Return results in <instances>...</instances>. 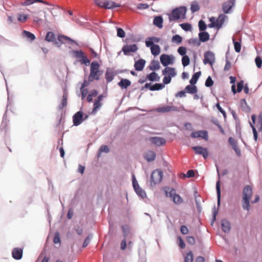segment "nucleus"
Instances as JSON below:
<instances>
[{
	"instance_id": "30",
	"label": "nucleus",
	"mask_w": 262,
	"mask_h": 262,
	"mask_svg": "<svg viewBox=\"0 0 262 262\" xmlns=\"http://www.w3.org/2000/svg\"><path fill=\"white\" fill-rule=\"evenodd\" d=\"M58 40H59V41L62 43H64L65 41H69L70 43H73L75 42V41L74 40L63 35H58Z\"/></svg>"
},
{
	"instance_id": "12",
	"label": "nucleus",
	"mask_w": 262,
	"mask_h": 262,
	"mask_svg": "<svg viewBox=\"0 0 262 262\" xmlns=\"http://www.w3.org/2000/svg\"><path fill=\"white\" fill-rule=\"evenodd\" d=\"M178 108L175 106L165 105L157 108V111L160 113H167L169 112H177Z\"/></svg>"
},
{
	"instance_id": "4",
	"label": "nucleus",
	"mask_w": 262,
	"mask_h": 262,
	"mask_svg": "<svg viewBox=\"0 0 262 262\" xmlns=\"http://www.w3.org/2000/svg\"><path fill=\"white\" fill-rule=\"evenodd\" d=\"M133 41V39L131 38L126 39V43L123 46L122 49L125 55H129L130 53H135L138 50L139 48L136 44H131Z\"/></svg>"
},
{
	"instance_id": "52",
	"label": "nucleus",
	"mask_w": 262,
	"mask_h": 262,
	"mask_svg": "<svg viewBox=\"0 0 262 262\" xmlns=\"http://www.w3.org/2000/svg\"><path fill=\"white\" fill-rule=\"evenodd\" d=\"M213 84V81L212 80L211 77L209 76L205 82V86L207 87H210L212 86Z\"/></svg>"
},
{
	"instance_id": "40",
	"label": "nucleus",
	"mask_w": 262,
	"mask_h": 262,
	"mask_svg": "<svg viewBox=\"0 0 262 262\" xmlns=\"http://www.w3.org/2000/svg\"><path fill=\"white\" fill-rule=\"evenodd\" d=\"M216 189L217 194V204L220 205L221 200V188H220V182L218 181L216 184Z\"/></svg>"
},
{
	"instance_id": "2",
	"label": "nucleus",
	"mask_w": 262,
	"mask_h": 262,
	"mask_svg": "<svg viewBox=\"0 0 262 262\" xmlns=\"http://www.w3.org/2000/svg\"><path fill=\"white\" fill-rule=\"evenodd\" d=\"M252 189L249 185L246 186L243 191L242 206L244 209L249 211L250 208V200L252 195Z\"/></svg>"
},
{
	"instance_id": "54",
	"label": "nucleus",
	"mask_w": 262,
	"mask_h": 262,
	"mask_svg": "<svg viewBox=\"0 0 262 262\" xmlns=\"http://www.w3.org/2000/svg\"><path fill=\"white\" fill-rule=\"evenodd\" d=\"M102 105V103L100 101L96 100L94 104V108L93 111H97Z\"/></svg>"
},
{
	"instance_id": "14",
	"label": "nucleus",
	"mask_w": 262,
	"mask_h": 262,
	"mask_svg": "<svg viewBox=\"0 0 262 262\" xmlns=\"http://www.w3.org/2000/svg\"><path fill=\"white\" fill-rule=\"evenodd\" d=\"M190 136L193 138L201 137L203 139H207L208 133L205 130L195 131L191 134Z\"/></svg>"
},
{
	"instance_id": "64",
	"label": "nucleus",
	"mask_w": 262,
	"mask_h": 262,
	"mask_svg": "<svg viewBox=\"0 0 262 262\" xmlns=\"http://www.w3.org/2000/svg\"><path fill=\"white\" fill-rule=\"evenodd\" d=\"M164 76H165L163 79L164 84H167L171 82L172 77H170V76H167L166 75H164Z\"/></svg>"
},
{
	"instance_id": "58",
	"label": "nucleus",
	"mask_w": 262,
	"mask_h": 262,
	"mask_svg": "<svg viewBox=\"0 0 262 262\" xmlns=\"http://www.w3.org/2000/svg\"><path fill=\"white\" fill-rule=\"evenodd\" d=\"M28 18V16L27 15H25L24 14H19L18 15V20L22 23H24L26 21L27 19Z\"/></svg>"
},
{
	"instance_id": "11",
	"label": "nucleus",
	"mask_w": 262,
	"mask_h": 262,
	"mask_svg": "<svg viewBox=\"0 0 262 262\" xmlns=\"http://www.w3.org/2000/svg\"><path fill=\"white\" fill-rule=\"evenodd\" d=\"M228 143L232 146L237 155L240 156L241 154V150L237 146V141L234 138L230 137L228 139Z\"/></svg>"
},
{
	"instance_id": "15",
	"label": "nucleus",
	"mask_w": 262,
	"mask_h": 262,
	"mask_svg": "<svg viewBox=\"0 0 262 262\" xmlns=\"http://www.w3.org/2000/svg\"><path fill=\"white\" fill-rule=\"evenodd\" d=\"M149 140L152 144L157 146H161L166 143V140L164 138L158 137H151Z\"/></svg>"
},
{
	"instance_id": "3",
	"label": "nucleus",
	"mask_w": 262,
	"mask_h": 262,
	"mask_svg": "<svg viewBox=\"0 0 262 262\" xmlns=\"http://www.w3.org/2000/svg\"><path fill=\"white\" fill-rule=\"evenodd\" d=\"M100 65L97 61H93L91 64L89 79L90 81L99 80L102 72L99 70Z\"/></svg>"
},
{
	"instance_id": "46",
	"label": "nucleus",
	"mask_w": 262,
	"mask_h": 262,
	"mask_svg": "<svg viewBox=\"0 0 262 262\" xmlns=\"http://www.w3.org/2000/svg\"><path fill=\"white\" fill-rule=\"evenodd\" d=\"M256 126L259 130H262V115H259L258 117V120L255 123Z\"/></svg>"
},
{
	"instance_id": "59",
	"label": "nucleus",
	"mask_w": 262,
	"mask_h": 262,
	"mask_svg": "<svg viewBox=\"0 0 262 262\" xmlns=\"http://www.w3.org/2000/svg\"><path fill=\"white\" fill-rule=\"evenodd\" d=\"M110 151V149L108 147L107 145H102L100 149H99V152H106L108 153Z\"/></svg>"
},
{
	"instance_id": "33",
	"label": "nucleus",
	"mask_w": 262,
	"mask_h": 262,
	"mask_svg": "<svg viewBox=\"0 0 262 262\" xmlns=\"http://www.w3.org/2000/svg\"><path fill=\"white\" fill-rule=\"evenodd\" d=\"M22 35L23 37L27 38L28 40H30L31 41L35 39V35L28 31H24L22 33Z\"/></svg>"
},
{
	"instance_id": "61",
	"label": "nucleus",
	"mask_w": 262,
	"mask_h": 262,
	"mask_svg": "<svg viewBox=\"0 0 262 262\" xmlns=\"http://www.w3.org/2000/svg\"><path fill=\"white\" fill-rule=\"evenodd\" d=\"M95 4L100 7L103 8L105 0H94Z\"/></svg>"
},
{
	"instance_id": "6",
	"label": "nucleus",
	"mask_w": 262,
	"mask_h": 262,
	"mask_svg": "<svg viewBox=\"0 0 262 262\" xmlns=\"http://www.w3.org/2000/svg\"><path fill=\"white\" fill-rule=\"evenodd\" d=\"M162 179L163 172L162 170L157 169L152 172L151 180L154 184L160 183Z\"/></svg>"
},
{
	"instance_id": "41",
	"label": "nucleus",
	"mask_w": 262,
	"mask_h": 262,
	"mask_svg": "<svg viewBox=\"0 0 262 262\" xmlns=\"http://www.w3.org/2000/svg\"><path fill=\"white\" fill-rule=\"evenodd\" d=\"M151 70H157L160 69V64L158 61L153 60L149 68Z\"/></svg>"
},
{
	"instance_id": "60",
	"label": "nucleus",
	"mask_w": 262,
	"mask_h": 262,
	"mask_svg": "<svg viewBox=\"0 0 262 262\" xmlns=\"http://www.w3.org/2000/svg\"><path fill=\"white\" fill-rule=\"evenodd\" d=\"M186 241L189 244L191 245H193L195 244V239L193 236H187L186 237Z\"/></svg>"
},
{
	"instance_id": "62",
	"label": "nucleus",
	"mask_w": 262,
	"mask_h": 262,
	"mask_svg": "<svg viewBox=\"0 0 262 262\" xmlns=\"http://www.w3.org/2000/svg\"><path fill=\"white\" fill-rule=\"evenodd\" d=\"M244 88V81H241L237 84V92L240 93Z\"/></svg>"
},
{
	"instance_id": "49",
	"label": "nucleus",
	"mask_w": 262,
	"mask_h": 262,
	"mask_svg": "<svg viewBox=\"0 0 262 262\" xmlns=\"http://www.w3.org/2000/svg\"><path fill=\"white\" fill-rule=\"evenodd\" d=\"M73 55L75 57L80 59L84 55V53L81 50L73 51Z\"/></svg>"
},
{
	"instance_id": "37",
	"label": "nucleus",
	"mask_w": 262,
	"mask_h": 262,
	"mask_svg": "<svg viewBox=\"0 0 262 262\" xmlns=\"http://www.w3.org/2000/svg\"><path fill=\"white\" fill-rule=\"evenodd\" d=\"M55 39V35L52 32H48L46 36L45 40L49 42H52Z\"/></svg>"
},
{
	"instance_id": "17",
	"label": "nucleus",
	"mask_w": 262,
	"mask_h": 262,
	"mask_svg": "<svg viewBox=\"0 0 262 262\" xmlns=\"http://www.w3.org/2000/svg\"><path fill=\"white\" fill-rule=\"evenodd\" d=\"M234 1L229 0L222 5L223 11L225 13H228L234 6Z\"/></svg>"
},
{
	"instance_id": "45",
	"label": "nucleus",
	"mask_w": 262,
	"mask_h": 262,
	"mask_svg": "<svg viewBox=\"0 0 262 262\" xmlns=\"http://www.w3.org/2000/svg\"><path fill=\"white\" fill-rule=\"evenodd\" d=\"M182 41V38L179 35H175L172 36L171 41L177 44L180 43Z\"/></svg>"
},
{
	"instance_id": "55",
	"label": "nucleus",
	"mask_w": 262,
	"mask_h": 262,
	"mask_svg": "<svg viewBox=\"0 0 262 262\" xmlns=\"http://www.w3.org/2000/svg\"><path fill=\"white\" fill-rule=\"evenodd\" d=\"M178 52L180 55L184 56L186 53V48L184 47H180L178 49Z\"/></svg>"
},
{
	"instance_id": "21",
	"label": "nucleus",
	"mask_w": 262,
	"mask_h": 262,
	"mask_svg": "<svg viewBox=\"0 0 262 262\" xmlns=\"http://www.w3.org/2000/svg\"><path fill=\"white\" fill-rule=\"evenodd\" d=\"M146 61L144 59H140L135 61L134 67L136 71H141L143 70Z\"/></svg>"
},
{
	"instance_id": "43",
	"label": "nucleus",
	"mask_w": 262,
	"mask_h": 262,
	"mask_svg": "<svg viewBox=\"0 0 262 262\" xmlns=\"http://www.w3.org/2000/svg\"><path fill=\"white\" fill-rule=\"evenodd\" d=\"M193 260V255L192 252L190 251L185 256L184 258V262H192Z\"/></svg>"
},
{
	"instance_id": "22",
	"label": "nucleus",
	"mask_w": 262,
	"mask_h": 262,
	"mask_svg": "<svg viewBox=\"0 0 262 262\" xmlns=\"http://www.w3.org/2000/svg\"><path fill=\"white\" fill-rule=\"evenodd\" d=\"M12 257L15 259H20L23 255V249L18 248H15L12 252Z\"/></svg>"
},
{
	"instance_id": "25",
	"label": "nucleus",
	"mask_w": 262,
	"mask_h": 262,
	"mask_svg": "<svg viewBox=\"0 0 262 262\" xmlns=\"http://www.w3.org/2000/svg\"><path fill=\"white\" fill-rule=\"evenodd\" d=\"M221 226L223 231L225 232L230 231L231 227L230 223L227 220H223L221 221Z\"/></svg>"
},
{
	"instance_id": "7",
	"label": "nucleus",
	"mask_w": 262,
	"mask_h": 262,
	"mask_svg": "<svg viewBox=\"0 0 262 262\" xmlns=\"http://www.w3.org/2000/svg\"><path fill=\"white\" fill-rule=\"evenodd\" d=\"M166 195L167 196H168V192L167 191H166ZM169 196L176 204H181L183 202V199L179 194L175 193V190L174 189H171L169 193Z\"/></svg>"
},
{
	"instance_id": "26",
	"label": "nucleus",
	"mask_w": 262,
	"mask_h": 262,
	"mask_svg": "<svg viewBox=\"0 0 262 262\" xmlns=\"http://www.w3.org/2000/svg\"><path fill=\"white\" fill-rule=\"evenodd\" d=\"M240 106L242 110L245 112L249 113L251 111L250 106L248 105L245 99L240 100Z\"/></svg>"
},
{
	"instance_id": "50",
	"label": "nucleus",
	"mask_w": 262,
	"mask_h": 262,
	"mask_svg": "<svg viewBox=\"0 0 262 262\" xmlns=\"http://www.w3.org/2000/svg\"><path fill=\"white\" fill-rule=\"evenodd\" d=\"M80 62L82 64L88 65L90 63V60L88 58L87 56L84 54L80 60Z\"/></svg>"
},
{
	"instance_id": "44",
	"label": "nucleus",
	"mask_w": 262,
	"mask_h": 262,
	"mask_svg": "<svg viewBox=\"0 0 262 262\" xmlns=\"http://www.w3.org/2000/svg\"><path fill=\"white\" fill-rule=\"evenodd\" d=\"M180 26L182 29L185 31H191L192 30V26L189 23H183L180 24Z\"/></svg>"
},
{
	"instance_id": "36",
	"label": "nucleus",
	"mask_w": 262,
	"mask_h": 262,
	"mask_svg": "<svg viewBox=\"0 0 262 262\" xmlns=\"http://www.w3.org/2000/svg\"><path fill=\"white\" fill-rule=\"evenodd\" d=\"M147 78L151 81H158L159 80V77H158V74L155 72H153L148 75Z\"/></svg>"
},
{
	"instance_id": "53",
	"label": "nucleus",
	"mask_w": 262,
	"mask_h": 262,
	"mask_svg": "<svg viewBox=\"0 0 262 262\" xmlns=\"http://www.w3.org/2000/svg\"><path fill=\"white\" fill-rule=\"evenodd\" d=\"M149 5L147 4L140 3L137 5V8L139 10L147 9L149 8Z\"/></svg>"
},
{
	"instance_id": "19",
	"label": "nucleus",
	"mask_w": 262,
	"mask_h": 262,
	"mask_svg": "<svg viewBox=\"0 0 262 262\" xmlns=\"http://www.w3.org/2000/svg\"><path fill=\"white\" fill-rule=\"evenodd\" d=\"M104 6V8L107 9H113L116 8L120 7L121 5L112 1L105 0V3Z\"/></svg>"
},
{
	"instance_id": "47",
	"label": "nucleus",
	"mask_w": 262,
	"mask_h": 262,
	"mask_svg": "<svg viewBox=\"0 0 262 262\" xmlns=\"http://www.w3.org/2000/svg\"><path fill=\"white\" fill-rule=\"evenodd\" d=\"M182 63L184 67H186L190 63V59L187 55H184L182 58Z\"/></svg>"
},
{
	"instance_id": "51",
	"label": "nucleus",
	"mask_w": 262,
	"mask_h": 262,
	"mask_svg": "<svg viewBox=\"0 0 262 262\" xmlns=\"http://www.w3.org/2000/svg\"><path fill=\"white\" fill-rule=\"evenodd\" d=\"M206 25L205 24V23L202 20H201L199 21V30L201 31H204L206 30Z\"/></svg>"
},
{
	"instance_id": "20",
	"label": "nucleus",
	"mask_w": 262,
	"mask_h": 262,
	"mask_svg": "<svg viewBox=\"0 0 262 262\" xmlns=\"http://www.w3.org/2000/svg\"><path fill=\"white\" fill-rule=\"evenodd\" d=\"M255 119H256V116L255 115H252L251 116L252 122H250V125L252 129L254 139L255 141H257V138H258V134H257V132L256 129V128L254 126V124L255 123Z\"/></svg>"
},
{
	"instance_id": "56",
	"label": "nucleus",
	"mask_w": 262,
	"mask_h": 262,
	"mask_svg": "<svg viewBox=\"0 0 262 262\" xmlns=\"http://www.w3.org/2000/svg\"><path fill=\"white\" fill-rule=\"evenodd\" d=\"M255 63H256V65L257 67V68H260L261 67V66H262V59H261V58L260 57H259V56H257L255 58Z\"/></svg>"
},
{
	"instance_id": "23",
	"label": "nucleus",
	"mask_w": 262,
	"mask_h": 262,
	"mask_svg": "<svg viewBox=\"0 0 262 262\" xmlns=\"http://www.w3.org/2000/svg\"><path fill=\"white\" fill-rule=\"evenodd\" d=\"M160 41V38L157 37H150L148 38L145 41V45L147 47H149L151 45H155L154 42L158 43Z\"/></svg>"
},
{
	"instance_id": "10",
	"label": "nucleus",
	"mask_w": 262,
	"mask_h": 262,
	"mask_svg": "<svg viewBox=\"0 0 262 262\" xmlns=\"http://www.w3.org/2000/svg\"><path fill=\"white\" fill-rule=\"evenodd\" d=\"M192 148L196 154L202 155L204 159H206L208 157V152L206 148L200 146H193Z\"/></svg>"
},
{
	"instance_id": "38",
	"label": "nucleus",
	"mask_w": 262,
	"mask_h": 262,
	"mask_svg": "<svg viewBox=\"0 0 262 262\" xmlns=\"http://www.w3.org/2000/svg\"><path fill=\"white\" fill-rule=\"evenodd\" d=\"M164 88V84L162 83H156L150 88V90L152 91H158Z\"/></svg>"
},
{
	"instance_id": "42",
	"label": "nucleus",
	"mask_w": 262,
	"mask_h": 262,
	"mask_svg": "<svg viewBox=\"0 0 262 262\" xmlns=\"http://www.w3.org/2000/svg\"><path fill=\"white\" fill-rule=\"evenodd\" d=\"M105 79L107 83L111 82L114 79V75L112 72L107 71L105 73Z\"/></svg>"
},
{
	"instance_id": "32",
	"label": "nucleus",
	"mask_w": 262,
	"mask_h": 262,
	"mask_svg": "<svg viewBox=\"0 0 262 262\" xmlns=\"http://www.w3.org/2000/svg\"><path fill=\"white\" fill-rule=\"evenodd\" d=\"M149 47L153 55L156 56L160 53V48L159 45H151Z\"/></svg>"
},
{
	"instance_id": "48",
	"label": "nucleus",
	"mask_w": 262,
	"mask_h": 262,
	"mask_svg": "<svg viewBox=\"0 0 262 262\" xmlns=\"http://www.w3.org/2000/svg\"><path fill=\"white\" fill-rule=\"evenodd\" d=\"M233 40V43H234V50L236 52L239 53L240 52L241 50V41H235L234 39Z\"/></svg>"
},
{
	"instance_id": "1",
	"label": "nucleus",
	"mask_w": 262,
	"mask_h": 262,
	"mask_svg": "<svg viewBox=\"0 0 262 262\" xmlns=\"http://www.w3.org/2000/svg\"><path fill=\"white\" fill-rule=\"evenodd\" d=\"M187 11V9L185 6H180L174 9L171 13L168 14L169 21L185 19Z\"/></svg>"
},
{
	"instance_id": "8",
	"label": "nucleus",
	"mask_w": 262,
	"mask_h": 262,
	"mask_svg": "<svg viewBox=\"0 0 262 262\" xmlns=\"http://www.w3.org/2000/svg\"><path fill=\"white\" fill-rule=\"evenodd\" d=\"M133 185L134 188L137 193V194L142 198H144L146 196V193L144 190H143L138 185V183L136 182L135 177H133Z\"/></svg>"
},
{
	"instance_id": "57",
	"label": "nucleus",
	"mask_w": 262,
	"mask_h": 262,
	"mask_svg": "<svg viewBox=\"0 0 262 262\" xmlns=\"http://www.w3.org/2000/svg\"><path fill=\"white\" fill-rule=\"evenodd\" d=\"M125 33L124 30L121 28H117V36L121 38L125 37Z\"/></svg>"
},
{
	"instance_id": "29",
	"label": "nucleus",
	"mask_w": 262,
	"mask_h": 262,
	"mask_svg": "<svg viewBox=\"0 0 262 262\" xmlns=\"http://www.w3.org/2000/svg\"><path fill=\"white\" fill-rule=\"evenodd\" d=\"M193 84L188 85L185 88V91L186 93L193 94H195L197 92V88L195 85H192Z\"/></svg>"
},
{
	"instance_id": "5",
	"label": "nucleus",
	"mask_w": 262,
	"mask_h": 262,
	"mask_svg": "<svg viewBox=\"0 0 262 262\" xmlns=\"http://www.w3.org/2000/svg\"><path fill=\"white\" fill-rule=\"evenodd\" d=\"M227 18V16L226 15L221 14L216 19L215 23H211L208 25V27L210 28H215L219 30L222 27L223 24Z\"/></svg>"
},
{
	"instance_id": "63",
	"label": "nucleus",
	"mask_w": 262,
	"mask_h": 262,
	"mask_svg": "<svg viewBox=\"0 0 262 262\" xmlns=\"http://www.w3.org/2000/svg\"><path fill=\"white\" fill-rule=\"evenodd\" d=\"M180 230L183 234H187L189 232L188 228L185 225H183L181 227Z\"/></svg>"
},
{
	"instance_id": "16",
	"label": "nucleus",
	"mask_w": 262,
	"mask_h": 262,
	"mask_svg": "<svg viewBox=\"0 0 262 262\" xmlns=\"http://www.w3.org/2000/svg\"><path fill=\"white\" fill-rule=\"evenodd\" d=\"M160 61L162 65L165 67L173 63L172 59L170 56L166 54H162L161 55Z\"/></svg>"
},
{
	"instance_id": "24",
	"label": "nucleus",
	"mask_w": 262,
	"mask_h": 262,
	"mask_svg": "<svg viewBox=\"0 0 262 262\" xmlns=\"http://www.w3.org/2000/svg\"><path fill=\"white\" fill-rule=\"evenodd\" d=\"M156 155L155 152L151 150L147 151L144 155V158L148 161L151 162L155 160Z\"/></svg>"
},
{
	"instance_id": "34",
	"label": "nucleus",
	"mask_w": 262,
	"mask_h": 262,
	"mask_svg": "<svg viewBox=\"0 0 262 262\" xmlns=\"http://www.w3.org/2000/svg\"><path fill=\"white\" fill-rule=\"evenodd\" d=\"M201 74V72H196L195 73H194L191 79L190 80V83L191 84H194L196 83L199 77L200 76Z\"/></svg>"
},
{
	"instance_id": "27",
	"label": "nucleus",
	"mask_w": 262,
	"mask_h": 262,
	"mask_svg": "<svg viewBox=\"0 0 262 262\" xmlns=\"http://www.w3.org/2000/svg\"><path fill=\"white\" fill-rule=\"evenodd\" d=\"M163 18L161 16H156L153 21V24L159 28L163 27Z\"/></svg>"
},
{
	"instance_id": "35",
	"label": "nucleus",
	"mask_w": 262,
	"mask_h": 262,
	"mask_svg": "<svg viewBox=\"0 0 262 262\" xmlns=\"http://www.w3.org/2000/svg\"><path fill=\"white\" fill-rule=\"evenodd\" d=\"M68 95L67 94L64 93L63 95L62 100L61 104L59 106V108L60 110H62L63 107H66L67 105L68 102Z\"/></svg>"
},
{
	"instance_id": "13",
	"label": "nucleus",
	"mask_w": 262,
	"mask_h": 262,
	"mask_svg": "<svg viewBox=\"0 0 262 262\" xmlns=\"http://www.w3.org/2000/svg\"><path fill=\"white\" fill-rule=\"evenodd\" d=\"M82 120L83 113L82 112L79 111L73 116V121L75 125H79L81 123Z\"/></svg>"
},
{
	"instance_id": "9",
	"label": "nucleus",
	"mask_w": 262,
	"mask_h": 262,
	"mask_svg": "<svg viewBox=\"0 0 262 262\" xmlns=\"http://www.w3.org/2000/svg\"><path fill=\"white\" fill-rule=\"evenodd\" d=\"M215 60L214 55L210 51H207L204 54V59L203 62L205 64L207 63L210 64L211 66L213 64Z\"/></svg>"
},
{
	"instance_id": "28",
	"label": "nucleus",
	"mask_w": 262,
	"mask_h": 262,
	"mask_svg": "<svg viewBox=\"0 0 262 262\" xmlns=\"http://www.w3.org/2000/svg\"><path fill=\"white\" fill-rule=\"evenodd\" d=\"M118 84L122 89H126L130 85L131 82L127 79H122Z\"/></svg>"
},
{
	"instance_id": "39",
	"label": "nucleus",
	"mask_w": 262,
	"mask_h": 262,
	"mask_svg": "<svg viewBox=\"0 0 262 262\" xmlns=\"http://www.w3.org/2000/svg\"><path fill=\"white\" fill-rule=\"evenodd\" d=\"M190 10L192 13H194L200 10V6L197 2L194 1L192 3Z\"/></svg>"
},
{
	"instance_id": "31",
	"label": "nucleus",
	"mask_w": 262,
	"mask_h": 262,
	"mask_svg": "<svg viewBox=\"0 0 262 262\" xmlns=\"http://www.w3.org/2000/svg\"><path fill=\"white\" fill-rule=\"evenodd\" d=\"M199 37L200 41L206 42L209 39L210 35L208 33L206 32H202L199 34Z\"/></svg>"
},
{
	"instance_id": "18",
	"label": "nucleus",
	"mask_w": 262,
	"mask_h": 262,
	"mask_svg": "<svg viewBox=\"0 0 262 262\" xmlns=\"http://www.w3.org/2000/svg\"><path fill=\"white\" fill-rule=\"evenodd\" d=\"M162 74L163 75H166L170 77H173L177 75L175 69L169 67H166L163 70Z\"/></svg>"
}]
</instances>
